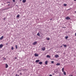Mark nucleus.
Here are the masks:
<instances>
[{"label": "nucleus", "instance_id": "1", "mask_svg": "<svg viewBox=\"0 0 76 76\" xmlns=\"http://www.w3.org/2000/svg\"><path fill=\"white\" fill-rule=\"evenodd\" d=\"M55 57L56 58H58V57H59V56L57 54H56L55 55Z\"/></svg>", "mask_w": 76, "mask_h": 76}, {"label": "nucleus", "instance_id": "2", "mask_svg": "<svg viewBox=\"0 0 76 76\" xmlns=\"http://www.w3.org/2000/svg\"><path fill=\"white\" fill-rule=\"evenodd\" d=\"M42 51H44L45 50V48L43 47L42 48Z\"/></svg>", "mask_w": 76, "mask_h": 76}, {"label": "nucleus", "instance_id": "3", "mask_svg": "<svg viewBox=\"0 0 76 76\" xmlns=\"http://www.w3.org/2000/svg\"><path fill=\"white\" fill-rule=\"evenodd\" d=\"M37 44V42L36 41V42H34L33 43V45H36V44Z\"/></svg>", "mask_w": 76, "mask_h": 76}, {"label": "nucleus", "instance_id": "4", "mask_svg": "<svg viewBox=\"0 0 76 76\" xmlns=\"http://www.w3.org/2000/svg\"><path fill=\"white\" fill-rule=\"evenodd\" d=\"M34 56L35 57H38V56H39V55L37 54V53H35Z\"/></svg>", "mask_w": 76, "mask_h": 76}, {"label": "nucleus", "instance_id": "5", "mask_svg": "<svg viewBox=\"0 0 76 76\" xmlns=\"http://www.w3.org/2000/svg\"><path fill=\"white\" fill-rule=\"evenodd\" d=\"M4 38V36H2L0 38V40H2V39H3Z\"/></svg>", "mask_w": 76, "mask_h": 76}, {"label": "nucleus", "instance_id": "6", "mask_svg": "<svg viewBox=\"0 0 76 76\" xmlns=\"http://www.w3.org/2000/svg\"><path fill=\"white\" fill-rule=\"evenodd\" d=\"M3 47V44H1L0 45V48H1L2 47Z\"/></svg>", "mask_w": 76, "mask_h": 76}, {"label": "nucleus", "instance_id": "7", "mask_svg": "<svg viewBox=\"0 0 76 76\" xmlns=\"http://www.w3.org/2000/svg\"><path fill=\"white\" fill-rule=\"evenodd\" d=\"M66 20L68 19H70V18H69V17H67L66 18Z\"/></svg>", "mask_w": 76, "mask_h": 76}, {"label": "nucleus", "instance_id": "8", "mask_svg": "<svg viewBox=\"0 0 76 76\" xmlns=\"http://www.w3.org/2000/svg\"><path fill=\"white\" fill-rule=\"evenodd\" d=\"M45 64H48V61H45Z\"/></svg>", "mask_w": 76, "mask_h": 76}, {"label": "nucleus", "instance_id": "9", "mask_svg": "<svg viewBox=\"0 0 76 76\" xmlns=\"http://www.w3.org/2000/svg\"><path fill=\"white\" fill-rule=\"evenodd\" d=\"M60 63H57L56 64V66H60Z\"/></svg>", "mask_w": 76, "mask_h": 76}, {"label": "nucleus", "instance_id": "10", "mask_svg": "<svg viewBox=\"0 0 76 76\" xmlns=\"http://www.w3.org/2000/svg\"><path fill=\"white\" fill-rule=\"evenodd\" d=\"M46 57H47V58H50V56L49 55H47L46 56Z\"/></svg>", "mask_w": 76, "mask_h": 76}, {"label": "nucleus", "instance_id": "11", "mask_svg": "<svg viewBox=\"0 0 76 76\" xmlns=\"http://www.w3.org/2000/svg\"><path fill=\"white\" fill-rule=\"evenodd\" d=\"M39 60H36L35 61V62L36 63H38V62H39Z\"/></svg>", "mask_w": 76, "mask_h": 76}, {"label": "nucleus", "instance_id": "12", "mask_svg": "<svg viewBox=\"0 0 76 76\" xmlns=\"http://www.w3.org/2000/svg\"><path fill=\"white\" fill-rule=\"evenodd\" d=\"M39 64H42V62H39Z\"/></svg>", "mask_w": 76, "mask_h": 76}, {"label": "nucleus", "instance_id": "13", "mask_svg": "<svg viewBox=\"0 0 76 76\" xmlns=\"http://www.w3.org/2000/svg\"><path fill=\"white\" fill-rule=\"evenodd\" d=\"M26 0H23L22 1L23 3H25L26 2Z\"/></svg>", "mask_w": 76, "mask_h": 76}, {"label": "nucleus", "instance_id": "14", "mask_svg": "<svg viewBox=\"0 0 76 76\" xmlns=\"http://www.w3.org/2000/svg\"><path fill=\"white\" fill-rule=\"evenodd\" d=\"M8 67V65L7 64H6V68H7Z\"/></svg>", "mask_w": 76, "mask_h": 76}, {"label": "nucleus", "instance_id": "15", "mask_svg": "<svg viewBox=\"0 0 76 76\" xmlns=\"http://www.w3.org/2000/svg\"><path fill=\"white\" fill-rule=\"evenodd\" d=\"M37 35H38V36H39H39H40V34H39V33H38Z\"/></svg>", "mask_w": 76, "mask_h": 76}, {"label": "nucleus", "instance_id": "16", "mask_svg": "<svg viewBox=\"0 0 76 76\" xmlns=\"http://www.w3.org/2000/svg\"><path fill=\"white\" fill-rule=\"evenodd\" d=\"M64 75H66V72H64Z\"/></svg>", "mask_w": 76, "mask_h": 76}, {"label": "nucleus", "instance_id": "17", "mask_svg": "<svg viewBox=\"0 0 76 76\" xmlns=\"http://www.w3.org/2000/svg\"><path fill=\"white\" fill-rule=\"evenodd\" d=\"M64 45V47H66H66H67V45Z\"/></svg>", "mask_w": 76, "mask_h": 76}, {"label": "nucleus", "instance_id": "18", "mask_svg": "<svg viewBox=\"0 0 76 76\" xmlns=\"http://www.w3.org/2000/svg\"><path fill=\"white\" fill-rule=\"evenodd\" d=\"M64 68H63L62 69V71L63 72H64Z\"/></svg>", "mask_w": 76, "mask_h": 76}, {"label": "nucleus", "instance_id": "19", "mask_svg": "<svg viewBox=\"0 0 76 76\" xmlns=\"http://www.w3.org/2000/svg\"><path fill=\"white\" fill-rule=\"evenodd\" d=\"M15 48H16V49H18V46H17V45H15Z\"/></svg>", "mask_w": 76, "mask_h": 76}, {"label": "nucleus", "instance_id": "20", "mask_svg": "<svg viewBox=\"0 0 76 76\" xmlns=\"http://www.w3.org/2000/svg\"><path fill=\"white\" fill-rule=\"evenodd\" d=\"M64 6H67V4H64Z\"/></svg>", "mask_w": 76, "mask_h": 76}, {"label": "nucleus", "instance_id": "21", "mask_svg": "<svg viewBox=\"0 0 76 76\" xmlns=\"http://www.w3.org/2000/svg\"><path fill=\"white\" fill-rule=\"evenodd\" d=\"M19 16H20V15H17V18H19Z\"/></svg>", "mask_w": 76, "mask_h": 76}, {"label": "nucleus", "instance_id": "22", "mask_svg": "<svg viewBox=\"0 0 76 76\" xmlns=\"http://www.w3.org/2000/svg\"><path fill=\"white\" fill-rule=\"evenodd\" d=\"M68 37H69L68 36H66V37L65 38L66 39H67L68 38Z\"/></svg>", "mask_w": 76, "mask_h": 76}, {"label": "nucleus", "instance_id": "23", "mask_svg": "<svg viewBox=\"0 0 76 76\" xmlns=\"http://www.w3.org/2000/svg\"><path fill=\"white\" fill-rule=\"evenodd\" d=\"M47 39V40H50V38H48Z\"/></svg>", "mask_w": 76, "mask_h": 76}, {"label": "nucleus", "instance_id": "24", "mask_svg": "<svg viewBox=\"0 0 76 76\" xmlns=\"http://www.w3.org/2000/svg\"><path fill=\"white\" fill-rule=\"evenodd\" d=\"M11 49H12V50H13L14 49V48L13 47H12L11 48Z\"/></svg>", "mask_w": 76, "mask_h": 76}, {"label": "nucleus", "instance_id": "25", "mask_svg": "<svg viewBox=\"0 0 76 76\" xmlns=\"http://www.w3.org/2000/svg\"><path fill=\"white\" fill-rule=\"evenodd\" d=\"M51 63H52V64L54 63V61H51Z\"/></svg>", "mask_w": 76, "mask_h": 76}, {"label": "nucleus", "instance_id": "26", "mask_svg": "<svg viewBox=\"0 0 76 76\" xmlns=\"http://www.w3.org/2000/svg\"><path fill=\"white\" fill-rule=\"evenodd\" d=\"M15 76H19V75H18V74H16V75H15Z\"/></svg>", "mask_w": 76, "mask_h": 76}, {"label": "nucleus", "instance_id": "27", "mask_svg": "<svg viewBox=\"0 0 76 76\" xmlns=\"http://www.w3.org/2000/svg\"><path fill=\"white\" fill-rule=\"evenodd\" d=\"M6 19V18H4V20H5V19Z\"/></svg>", "mask_w": 76, "mask_h": 76}, {"label": "nucleus", "instance_id": "28", "mask_svg": "<svg viewBox=\"0 0 76 76\" xmlns=\"http://www.w3.org/2000/svg\"><path fill=\"white\" fill-rule=\"evenodd\" d=\"M12 1L14 2H15V0H12Z\"/></svg>", "mask_w": 76, "mask_h": 76}, {"label": "nucleus", "instance_id": "29", "mask_svg": "<svg viewBox=\"0 0 76 76\" xmlns=\"http://www.w3.org/2000/svg\"><path fill=\"white\" fill-rule=\"evenodd\" d=\"M15 59H17V58H18L17 57H15Z\"/></svg>", "mask_w": 76, "mask_h": 76}, {"label": "nucleus", "instance_id": "30", "mask_svg": "<svg viewBox=\"0 0 76 76\" xmlns=\"http://www.w3.org/2000/svg\"><path fill=\"white\" fill-rule=\"evenodd\" d=\"M20 75H22V73H20Z\"/></svg>", "mask_w": 76, "mask_h": 76}, {"label": "nucleus", "instance_id": "31", "mask_svg": "<svg viewBox=\"0 0 76 76\" xmlns=\"http://www.w3.org/2000/svg\"><path fill=\"white\" fill-rule=\"evenodd\" d=\"M49 76H52V75H50Z\"/></svg>", "mask_w": 76, "mask_h": 76}, {"label": "nucleus", "instance_id": "32", "mask_svg": "<svg viewBox=\"0 0 76 76\" xmlns=\"http://www.w3.org/2000/svg\"><path fill=\"white\" fill-rule=\"evenodd\" d=\"M75 36H76V33H75Z\"/></svg>", "mask_w": 76, "mask_h": 76}, {"label": "nucleus", "instance_id": "33", "mask_svg": "<svg viewBox=\"0 0 76 76\" xmlns=\"http://www.w3.org/2000/svg\"><path fill=\"white\" fill-rule=\"evenodd\" d=\"M74 12H75V13H76V11H75Z\"/></svg>", "mask_w": 76, "mask_h": 76}, {"label": "nucleus", "instance_id": "34", "mask_svg": "<svg viewBox=\"0 0 76 76\" xmlns=\"http://www.w3.org/2000/svg\"><path fill=\"white\" fill-rule=\"evenodd\" d=\"M50 20H52V18L50 19Z\"/></svg>", "mask_w": 76, "mask_h": 76}, {"label": "nucleus", "instance_id": "35", "mask_svg": "<svg viewBox=\"0 0 76 76\" xmlns=\"http://www.w3.org/2000/svg\"><path fill=\"white\" fill-rule=\"evenodd\" d=\"M4 60H6V58H4Z\"/></svg>", "mask_w": 76, "mask_h": 76}, {"label": "nucleus", "instance_id": "36", "mask_svg": "<svg viewBox=\"0 0 76 76\" xmlns=\"http://www.w3.org/2000/svg\"><path fill=\"white\" fill-rule=\"evenodd\" d=\"M8 44V43H7L6 45H7Z\"/></svg>", "mask_w": 76, "mask_h": 76}, {"label": "nucleus", "instance_id": "37", "mask_svg": "<svg viewBox=\"0 0 76 76\" xmlns=\"http://www.w3.org/2000/svg\"><path fill=\"white\" fill-rule=\"evenodd\" d=\"M74 1H76V0H74Z\"/></svg>", "mask_w": 76, "mask_h": 76}, {"label": "nucleus", "instance_id": "38", "mask_svg": "<svg viewBox=\"0 0 76 76\" xmlns=\"http://www.w3.org/2000/svg\"><path fill=\"white\" fill-rule=\"evenodd\" d=\"M7 3H10L9 2H8Z\"/></svg>", "mask_w": 76, "mask_h": 76}, {"label": "nucleus", "instance_id": "39", "mask_svg": "<svg viewBox=\"0 0 76 76\" xmlns=\"http://www.w3.org/2000/svg\"><path fill=\"white\" fill-rule=\"evenodd\" d=\"M20 1H22V0H20Z\"/></svg>", "mask_w": 76, "mask_h": 76}, {"label": "nucleus", "instance_id": "40", "mask_svg": "<svg viewBox=\"0 0 76 76\" xmlns=\"http://www.w3.org/2000/svg\"><path fill=\"white\" fill-rule=\"evenodd\" d=\"M8 6H9V4H8Z\"/></svg>", "mask_w": 76, "mask_h": 76}, {"label": "nucleus", "instance_id": "41", "mask_svg": "<svg viewBox=\"0 0 76 76\" xmlns=\"http://www.w3.org/2000/svg\"><path fill=\"white\" fill-rule=\"evenodd\" d=\"M61 47H62V46H61Z\"/></svg>", "mask_w": 76, "mask_h": 76}]
</instances>
